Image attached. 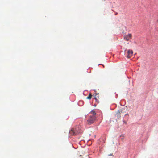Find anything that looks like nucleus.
Returning <instances> with one entry per match:
<instances>
[{
	"instance_id": "obj_1",
	"label": "nucleus",
	"mask_w": 158,
	"mask_h": 158,
	"mask_svg": "<svg viewBox=\"0 0 158 158\" xmlns=\"http://www.w3.org/2000/svg\"><path fill=\"white\" fill-rule=\"evenodd\" d=\"M90 114H92V115L90 116L89 118L87 120L88 124H91L93 123L96 119V117L95 116L96 113L94 110H92L90 112Z\"/></svg>"
},
{
	"instance_id": "obj_2",
	"label": "nucleus",
	"mask_w": 158,
	"mask_h": 158,
	"mask_svg": "<svg viewBox=\"0 0 158 158\" xmlns=\"http://www.w3.org/2000/svg\"><path fill=\"white\" fill-rule=\"evenodd\" d=\"M81 132L80 131H78L77 128L75 129H72L69 132V133L72 135H78Z\"/></svg>"
},
{
	"instance_id": "obj_3",
	"label": "nucleus",
	"mask_w": 158,
	"mask_h": 158,
	"mask_svg": "<svg viewBox=\"0 0 158 158\" xmlns=\"http://www.w3.org/2000/svg\"><path fill=\"white\" fill-rule=\"evenodd\" d=\"M132 34L131 33L128 34V35H124V39L128 41L129 40V39L132 38Z\"/></svg>"
},
{
	"instance_id": "obj_4",
	"label": "nucleus",
	"mask_w": 158,
	"mask_h": 158,
	"mask_svg": "<svg viewBox=\"0 0 158 158\" xmlns=\"http://www.w3.org/2000/svg\"><path fill=\"white\" fill-rule=\"evenodd\" d=\"M117 111L122 114V116L123 115L122 114H124L126 112V110L124 108H121Z\"/></svg>"
},
{
	"instance_id": "obj_5",
	"label": "nucleus",
	"mask_w": 158,
	"mask_h": 158,
	"mask_svg": "<svg viewBox=\"0 0 158 158\" xmlns=\"http://www.w3.org/2000/svg\"><path fill=\"white\" fill-rule=\"evenodd\" d=\"M133 54V52L132 50H129L127 51V57L128 58H129L131 57L132 56V55Z\"/></svg>"
},
{
	"instance_id": "obj_6",
	"label": "nucleus",
	"mask_w": 158,
	"mask_h": 158,
	"mask_svg": "<svg viewBox=\"0 0 158 158\" xmlns=\"http://www.w3.org/2000/svg\"><path fill=\"white\" fill-rule=\"evenodd\" d=\"M121 115L122 114L119 112L117 111L116 116L117 117L118 119L120 118L121 117Z\"/></svg>"
},
{
	"instance_id": "obj_7",
	"label": "nucleus",
	"mask_w": 158,
	"mask_h": 158,
	"mask_svg": "<svg viewBox=\"0 0 158 158\" xmlns=\"http://www.w3.org/2000/svg\"><path fill=\"white\" fill-rule=\"evenodd\" d=\"M92 94L91 93H90L89 96L86 98L88 99H90L92 98Z\"/></svg>"
},
{
	"instance_id": "obj_8",
	"label": "nucleus",
	"mask_w": 158,
	"mask_h": 158,
	"mask_svg": "<svg viewBox=\"0 0 158 158\" xmlns=\"http://www.w3.org/2000/svg\"><path fill=\"white\" fill-rule=\"evenodd\" d=\"M123 122L125 124H126L127 122L124 120H123Z\"/></svg>"
},
{
	"instance_id": "obj_9",
	"label": "nucleus",
	"mask_w": 158,
	"mask_h": 158,
	"mask_svg": "<svg viewBox=\"0 0 158 158\" xmlns=\"http://www.w3.org/2000/svg\"><path fill=\"white\" fill-rule=\"evenodd\" d=\"M120 137H124V135H120Z\"/></svg>"
},
{
	"instance_id": "obj_10",
	"label": "nucleus",
	"mask_w": 158,
	"mask_h": 158,
	"mask_svg": "<svg viewBox=\"0 0 158 158\" xmlns=\"http://www.w3.org/2000/svg\"><path fill=\"white\" fill-rule=\"evenodd\" d=\"M126 114H125V115H128V114H127V111H126Z\"/></svg>"
},
{
	"instance_id": "obj_11",
	"label": "nucleus",
	"mask_w": 158,
	"mask_h": 158,
	"mask_svg": "<svg viewBox=\"0 0 158 158\" xmlns=\"http://www.w3.org/2000/svg\"><path fill=\"white\" fill-rule=\"evenodd\" d=\"M121 140H123V138H121Z\"/></svg>"
},
{
	"instance_id": "obj_12",
	"label": "nucleus",
	"mask_w": 158,
	"mask_h": 158,
	"mask_svg": "<svg viewBox=\"0 0 158 158\" xmlns=\"http://www.w3.org/2000/svg\"><path fill=\"white\" fill-rule=\"evenodd\" d=\"M118 14V13L116 12L115 14V15H117Z\"/></svg>"
},
{
	"instance_id": "obj_13",
	"label": "nucleus",
	"mask_w": 158,
	"mask_h": 158,
	"mask_svg": "<svg viewBox=\"0 0 158 158\" xmlns=\"http://www.w3.org/2000/svg\"><path fill=\"white\" fill-rule=\"evenodd\" d=\"M112 155V154H109V156H111V155Z\"/></svg>"
},
{
	"instance_id": "obj_14",
	"label": "nucleus",
	"mask_w": 158,
	"mask_h": 158,
	"mask_svg": "<svg viewBox=\"0 0 158 158\" xmlns=\"http://www.w3.org/2000/svg\"><path fill=\"white\" fill-rule=\"evenodd\" d=\"M95 99L96 100V97H95Z\"/></svg>"
},
{
	"instance_id": "obj_15",
	"label": "nucleus",
	"mask_w": 158,
	"mask_h": 158,
	"mask_svg": "<svg viewBox=\"0 0 158 158\" xmlns=\"http://www.w3.org/2000/svg\"><path fill=\"white\" fill-rule=\"evenodd\" d=\"M157 22H158V19L157 20Z\"/></svg>"
}]
</instances>
